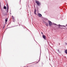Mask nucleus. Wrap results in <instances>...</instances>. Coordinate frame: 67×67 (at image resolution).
<instances>
[{
  "label": "nucleus",
  "mask_w": 67,
  "mask_h": 67,
  "mask_svg": "<svg viewBox=\"0 0 67 67\" xmlns=\"http://www.w3.org/2000/svg\"><path fill=\"white\" fill-rule=\"evenodd\" d=\"M36 3L38 5H39V6L40 5V4H41V3H40V2L38 1H36Z\"/></svg>",
  "instance_id": "f257e3e1"
},
{
  "label": "nucleus",
  "mask_w": 67,
  "mask_h": 67,
  "mask_svg": "<svg viewBox=\"0 0 67 67\" xmlns=\"http://www.w3.org/2000/svg\"><path fill=\"white\" fill-rule=\"evenodd\" d=\"M48 22L49 23V26H51L52 25V23L50 21H48Z\"/></svg>",
  "instance_id": "f03ea898"
},
{
  "label": "nucleus",
  "mask_w": 67,
  "mask_h": 67,
  "mask_svg": "<svg viewBox=\"0 0 67 67\" xmlns=\"http://www.w3.org/2000/svg\"><path fill=\"white\" fill-rule=\"evenodd\" d=\"M42 37L44 38V40H46V36H45V35H43Z\"/></svg>",
  "instance_id": "7ed1b4c3"
},
{
  "label": "nucleus",
  "mask_w": 67,
  "mask_h": 67,
  "mask_svg": "<svg viewBox=\"0 0 67 67\" xmlns=\"http://www.w3.org/2000/svg\"><path fill=\"white\" fill-rule=\"evenodd\" d=\"M7 10H8V9H9V5H8V3H7Z\"/></svg>",
  "instance_id": "20e7f679"
},
{
  "label": "nucleus",
  "mask_w": 67,
  "mask_h": 67,
  "mask_svg": "<svg viewBox=\"0 0 67 67\" xmlns=\"http://www.w3.org/2000/svg\"><path fill=\"white\" fill-rule=\"evenodd\" d=\"M38 15H39L40 17H41L42 16V15L40 13H38Z\"/></svg>",
  "instance_id": "39448f33"
},
{
  "label": "nucleus",
  "mask_w": 67,
  "mask_h": 67,
  "mask_svg": "<svg viewBox=\"0 0 67 67\" xmlns=\"http://www.w3.org/2000/svg\"><path fill=\"white\" fill-rule=\"evenodd\" d=\"M41 51L40 52V58H39V61H38V62H37V63H38V62H40V57H41Z\"/></svg>",
  "instance_id": "423d86ee"
},
{
  "label": "nucleus",
  "mask_w": 67,
  "mask_h": 67,
  "mask_svg": "<svg viewBox=\"0 0 67 67\" xmlns=\"http://www.w3.org/2000/svg\"><path fill=\"white\" fill-rule=\"evenodd\" d=\"M65 52L66 54H67V49L65 50Z\"/></svg>",
  "instance_id": "0eeeda50"
},
{
  "label": "nucleus",
  "mask_w": 67,
  "mask_h": 67,
  "mask_svg": "<svg viewBox=\"0 0 67 67\" xmlns=\"http://www.w3.org/2000/svg\"><path fill=\"white\" fill-rule=\"evenodd\" d=\"M36 10L35 9V11H34V13L35 14H36Z\"/></svg>",
  "instance_id": "6e6552de"
},
{
  "label": "nucleus",
  "mask_w": 67,
  "mask_h": 67,
  "mask_svg": "<svg viewBox=\"0 0 67 67\" xmlns=\"http://www.w3.org/2000/svg\"><path fill=\"white\" fill-rule=\"evenodd\" d=\"M5 22H7L8 21V18H6L5 19Z\"/></svg>",
  "instance_id": "1a4fd4ad"
},
{
  "label": "nucleus",
  "mask_w": 67,
  "mask_h": 67,
  "mask_svg": "<svg viewBox=\"0 0 67 67\" xmlns=\"http://www.w3.org/2000/svg\"><path fill=\"white\" fill-rule=\"evenodd\" d=\"M4 9H6L7 7H5V6H4Z\"/></svg>",
  "instance_id": "9d476101"
},
{
  "label": "nucleus",
  "mask_w": 67,
  "mask_h": 67,
  "mask_svg": "<svg viewBox=\"0 0 67 67\" xmlns=\"http://www.w3.org/2000/svg\"><path fill=\"white\" fill-rule=\"evenodd\" d=\"M57 51L58 52H59V53H60V52L59 51V49L57 50Z\"/></svg>",
  "instance_id": "9b49d317"
},
{
  "label": "nucleus",
  "mask_w": 67,
  "mask_h": 67,
  "mask_svg": "<svg viewBox=\"0 0 67 67\" xmlns=\"http://www.w3.org/2000/svg\"><path fill=\"white\" fill-rule=\"evenodd\" d=\"M34 41H35V42H36V43H37V44H38V43H37V42H36V41H35V40L34 39Z\"/></svg>",
  "instance_id": "f8f14e48"
},
{
  "label": "nucleus",
  "mask_w": 67,
  "mask_h": 67,
  "mask_svg": "<svg viewBox=\"0 0 67 67\" xmlns=\"http://www.w3.org/2000/svg\"><path fill=\"white\" fill-rule=\"evenodd\" d=\"M65 44H66V45H67V43L66 42H65Z\"/></svg>",
  "instance_id": "ddd939ff"
},
{
  "label": "nucleus",
  "mask_w": 67,
  "mask_h": 67,
  "mask_svg": "<svg viewBox=\"0 0 67 67\" xmlns=\"http://www.w3.org/2000/svg\"><path fill=\"white\" fill-rule=\"evenodd\" d=\"M58 25V26H61V25Z\"/></svg>",
  "instance_id": "4468645a"
},
{
  "label": "nucleus",
  "mask_w": 67,
  "mask_h": 67,
  "mask_svg": "<svg viewBox=\"0 0 67 67\" xmlns=\"http://www.w3.org/2000/svg\"><path fill=\"white\" fill-rule=\"evenodd\" d=\"M46 25L47 26H48V24H46Z\"/></svg>",
  "instance_id": "2eb2a0df"
},
{
  "label": "nucleus",
  "mask_w": 67,
  "mask_h": 67,
  "mask_svg": "<svg viewBox=\"0 0 67 67\" xmlns=\"http://www.w3.org/2000/svg\"><path fill=\"white\" fill-rule=\"evenodd\" d=\"M34 63V62H33V63H30V64H32V63Z\"/></svg>",
  "instance_id": "dca6fc26"
},
{
  "label": "nucleus",
  "mask_w": 67,
  "mask_h": 67,
  "mask_svg": "<svg viewBox=\"0 0 67 67\" xmlns=\"http://www.w3.org/2000/svg\"><path fill=\"white\" fill-rule=\"evenodd\" d=\"M55 24V25H56V24Z\"/></svg>",
  "instance_id": "f3484780"
},
{
  "label": "nucleus",
  "mask_w": 67,
  "mask_h": 67,
  "mask_svg": "<svg viewBox=\"0 0 67 67\" xmlns=\"http://www.w3.org/2000/svg\"><path fill=\"white\" fill-rule=\"evenodd\" d=\"M64 26V27H65V26Z\"/></svg>",
  "instance_id": "a211bd4d"
},
{
  "label": "nucleus",
  "mask_w": 67,
  "mask_h": 67,
  "mask_svg": "<svg viewBox=\"0 0 67 67\" xmlns=\"http://www.w3.org/2000/svg\"><path fill=\"white\" fill-rule=\"evenodd\" d=\"M59 45H60V43H59Z\"/></svg>",
  "instance_id": "6ab92c4d"
},
{
  "label": "nucleus",
  "mask_w": 67,
  "mask_h": 67,
  "mask_svg": "<svg viewBox=\"0 0 67 67\" xmlns=\"http://www.w3.org/2000/svg\"><path fill=\"white\" fill-rule=\"evenodd\" d=\"M42 34H43V33L42 32H41Z\"/></svg>",
  "instance_id": "aec40b11"
},
{
  "label": "nucleus",
  "mask_w": 67,
  "mask_h": 67,
  "mask_svg": "<svg viewBox=\"0 0 67 67\" xmlns=\"http://www.w3.org/2000/svg\"><path fill=\"white\" fill-rule=\"evenodd\" d=\"M24 67H26V66H24Z\"/></svg>",
  "instance_id": "412c9836"
},
{
  "label": "nucleus",
  "mask_w": 67,
  "mask_h": 67,
  "mask_svg": "<svg viewBox=\"0 0 67 67\" xmlns=\"http://www.w3.org/2000/svg\"><path fill=\"white\" fill-rule=\"evenodd\" d=\"M52 66V67H53V66Z\"/></svg>",
  "instance_id": "4be33fe9"
},
{
  "label": "nucleus",
  "mask_w": 67,
  "mask_h": 67,
  "mask_svg": "<svg viewBox=\"0 0 67 67\" xmlns=\"http://www.w3.org/2000/svg\"><path fill=\"white\" fill-rule=\"evenodd\" d=\"M1 36H2V35H1Z\"/></svg>",
  "instance_id": "5701e85b"
},
{
  "label": "nucleus",
  "mask_w": 67,
  "mask_h": 67,
  "mask_svg": "<svg viewBox=\"0 0 67 67\" xmlns=\"http://www.w3.org/2000/svg\"><path fill=\"white\" fill-rule=\"evenodd\" d=\"M27 67H28V66H27Z\"/></svg>",
  "instance_id": "b1692460"
}]
</instances>
